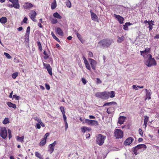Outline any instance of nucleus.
Instances as JSON below:
<instances>
[{"label": "nucleus", "instance_id": "1", "mask_svg": "<svg viewBox=\"0 0 159 159\" xmlns=\"http://www.w3.org/2000/svg\"><path fill=\"white\" fill-rule=\"evenodd\" d=\"M113 43V40L112 39L106 38L102 39L98 43L103 48H105L109 47L111 44Z\"/></svg>", "mask_w": 159, "mask_h": 159}, {"label": "nucleus", "instance_id": "2", "mask_svg": "<svg viewBox=\"0 0 159 159\" xmlns=\"http://www.w3.org/2000/svg\"><path fill=\"white\" fill-rule=\"evenodd\" d=\"M144 64L148 67L156 66L157 62L154 58H152L151 55H149L148 59L144 61Z\"/></svg>", "mask_w": 159, "mask_h": 159}, {"label": "nucleus", "instance_id": "3", "mask_svg": "<svg viewBox=\"0 0 159 159\" xmlns=\"http://www.w3.org/2000/svg\"><path fill=\"white\" fill-rule=\"evenodd\" d=\"M106 136L102 134H98L96 136V142L97 144L100 146H102L103 144Z\"/></svg>", "mask_w": 159, "mask_h": 159}, {"label": "nucleus", "instance_id": "4", "mask_svg": "<svg viewBox=\"0 0 159 159\" xmlns=\"http://www.w3.org/2000/svg\"><path fill=\"white\" fill-rule=\"evenodd\" d=\"M109 93L105 91L103 92H97L96 93L95 96L98 98L103 99H107L109 98Z\"/></svg>", "mask_w": 159, "mask_h": 159}, {"label": "nucleus", "instance_id": "5", "mask_svg": "<svg viewBox=\"0 0 159 159\" xmlns=\"http://www.w3.org/2000/svg\"><path fill=\"white\" fill-rule=\"evenodd\" d=\"M150 52V48H145L144 50L140 51L141 55L145 59L149 57V55Z\"/></svg>", "mask_w": 159, "mask_h": 159}, {"label": "nucleus", "instance_id": "6", "mask_svg": "<svg viewBox=\"0 0 159 159\" xmlns=\"http://www.w3.org/2000/svg\"><path fill=\"white\" fill-rule=\"evenodd\" d=\"M123 131L120 129H116L114 132V136L116 139L121 138L123 137Z\"/></svg>", "mask_w": 159, "mask_h": 159}, {"label": "nucleus", "instance_id": "7", "mask_svg": "<svg viewBox=\"0 0 159 159\" xmlns=\"http://www.w3.org/2000/svg\"><path fill=\"white\" fill-rule=\"evenodd\" d=\"M0 135L3 139H5L7 138V130L5 127L1 128Z\"/></svg>", "mask_w": 159, "mask_h": 159}, {"label": "nucleus", "instance_id": "8", "mask_svg": "<svg viewBox=\"0 0 159 159\" xmlns=\"http://www.w3.org/2000/svg\"><path fill=\"white\" fill-rule=\"evenodd\" d=\"M43 65L44 67L47 70L49 74L50 75H52V68L50 65L48 64L44 63H43Z\"/></svg>", "mask_w": 159, "mask_h": 159}, {"label": "nucleus", "instance_id": "9", "mask_svg": "<svg viewBox=\"0 0 159 159\" xmlns=\"http://www.w3.org/2000/svg\"><path fill=\"white\" fill-rule=\"evenodd\" d=\"M36 15L37 13L36 12L33 10L29 14V16L30 17L31 19L34 22L37 21V20L35 19Z\"/></svg>", "mask_w": 159, "mask_h": 159}, {"label": "nucleus", "instance_id": "10", "mask_svg": "<svg viewBox=\"0 0 159 159\" xmlns=\"http://www.w3.org/2000/svg\"><path fill=\"white\" fill-rule=\"evenodd\" d=\"M9 1L12 3L13 7L16 9L20 8V5L18 0H9Z\"/></svg>", "mask_w": 159, "mask_h": 159}, {"label": "nucleus", "instance_id": "11", "mask_svg": "<svg viewBox=\"0 0 159 159\" xmlns=\"http://www.w3.org/2000/svg\"><path fill=\"white\" fill-rule=\"evenodd\" d=\"M90 61V63L92 68L94 70H96L97 62L91 58L89 59Z\"/></svg>", "mask_w": 159, "mask_h": 159}, {"label": "nucleus", "instance_id": "12", "mask_svg": "<svg viewBox=\"0 0 159 159\" xmlns=\"http://www.w3.org/2000/svg\"><path fill=\"white\" fill-rule=\"evenodd\" d=\"M134 141V139L131 137H129L124 142V144L125 146L129 145Z\"/></svg>", "mask_w": 159, "mask_h": 159}, {"label": "nucleus", "instance_id": "13", "mask_svg": "<svg viewBox=\"0 0 159 159\" xmlns=\"http://www.w3.org/2000/svg\"><path fill=\"white\" fill-rule=\"evenodd\" d=\"M145 90L146 91V94L145 96V100H146L148 99L149 100L151 98V95L152 93H151V90H148L146 89H145Z\"/></svg>", "mask_w": 159, "mask_h": 159}, {"label": "nucleus", "instance_id": "14", "mask_svg": "<svg viewBox=\"0 0 159 159\" xmlns=\"http://www.w3.org/2000/svg\"><path fill=\"white\" fill-rule=\"evenodd\" d=\"M50 54V51L48 49H47V51L44 50L43 51V54L44 56L43 57L44 59H47L49 58V55Z\"/></svg>", "mask_w": 159, "mask_h": 159}, {"label": "nucleus", "instance_id": "15", "mask_svg": "<svg viewBox=\"0 0 159 159\" xmlns=\"http://www.w3.org/2000/svg\"><path fill=\"white\" fill-rule=\"evenodd\" d=\"M114 16L117 19L120 24H121L123 23L124 18L116 14H114Z\"/></svg>", "mask_w": 159, "mask_h": 159}, {"label": "nucleus", "instance_id": "16", "mask_svg": "<svg viewBox=\"0 0 159 159\" xmlns=\"http://www.w3.org/2000/svg\"><path fill=\"white\" fill-rule=\"evenodd\" d=\"M33 7H34L33 5L28 2L25 3L23 5V7L24 8L26 9H30Z\"/></svg>", "mask_w": 159, "mask_h": 159}, {"label": "nucleus", "instance_id": "17", "mask_svg": "<svg viewBox=\"0 0 159 159\" xmlns=\"http://www.w3.org/2000/svg\"><path fill=\"white\" fill-rule=\"evenodd\" d=\"M90 12L91 14V17L92 20L94 21L98 20V17L97 15L93 12L92 10L90 11Z\"/></svg>", "mask_w": 159, "mask_h": 159}, {"label": "nucleus", "instance_id": "18", "mask_svg": "<svg viewBox=\"0 0 159 159\" xmlns=\"http://www.w3.org/2000/svg\"><path fill=\"white\" fill-rule=\"evenodd\" d=\"M134 148L137 149L138 150L139 149L141 148H142L143 149V150H144L147 147L144 144H139L135 146Z\"/></svg>", "mask_w": 159, "mask_h": 159}, {"label": "nucleus", "instance_id": "19", "mask_svg": "<svg viewBox=\"0 0 159 159\" xmlns=\"http://www.w3.org/2000/svg\"><path fill=\"white\" fill-rule=\"evenodd\" d=\"M125 117L124 116H120L119 118L118 121V123L121 125L123 124L124 122V121L125 119Z\"/></svg>", "mask_w": 159, "mask_h": 159}, {"label": "nucleus", "instance_id": "20", "mask_svg": "<svg viewBox=\"0 0 159 159\" xmlns=\"http://www.w3.org/2000/svg\"><path fill=\"white\" fill-rule=\"evenodd\" d=\"M48 147L49 149H48V152L51 154L54 151V146L51 144L49 145Z\"/></svg>", "mask_w": 159, "mask_h": 159}, {"label": "nucleus", "instance_id": "21", "mask_svg": "<svg viewBox=\"0 0 159 159\" xmlns=\"http://www.w3.org/2000/svg\"><path fill=\"white\" fill-rule=\"evenodd\" d=\"M154 21L151 20L150 22H149L148 25L149 26L148 27L149 28V31H151L153 28V25H154Z\"/></svg>", "mask_w": 159, "mask_h": 159}, {"label": "nucleus", "instance_id": "22", "mask_svg": "<svg viewBox=\"0 0 159 159\" xmlns=\"http://www.w3.org/2000/svg\"><path fill=\"white\" fill-rule=\"evenodd\" d=\"M7 104L10 107H12L14 109L16 108V105L12 103L11 102H7Z\"/></svg>", "mask_w": 159, "mask_h": 159}, {"label": "nucleus", "instance_id": "23", "mask_svg": "<svg viewBox=\"0 0 159 159\" xmlns=\"http://www.w3.org/2000/svg\"><path fill=\"white\" fill-rule=\"evenodd\" d=\"M132 25V23H130L129 22H126L123 25V29L125 30H128V26Z\"/></svg>", "mask_w": 159, "mask_h": 159}, {"label": "nucleus", "instance_id": "24", "mask_svg": "<svg viewBox=\"0 0 159 159\" xmlns=\"http://www.w3.org/2000/svg\"><path fill=\"white\" fill-rule=\"evenodd\" d=\"M57 33L60 36H63V33L62 30L60 28H57Z\"/></svg>", "mask_w": 159, "mask_h": 159}, {"label": "nucleus", "instance_id": "25", "mask_svg": "<svg viewBox=\"0 0 159 159\" xmlns=\"http://www.w3.org/2000/svg\"><path fill=\"white\" fill-rule=\"evenodd\" d=\"M7 21V19L6 17H2L0 19V22L2 24L6 23Z\"/></svg>", "mask_w": 159, "mask_h": 159}, {"label": "nucleus", "instance_id": "26", "mask_svg": "<svg viewBox=\"0 0 159 159\" xmlns=\"http://www.w3.org/2000/svg\"><path fill=\"white\" fill-rule=\"evenodd\" d=\"M24 136H22L21 137H20L19 136H17L16 138V140L22 143H23L24 142Z\"/></svg>", "mask_w": 159, "mask_h": 159}, {"label": "nucleus", "instance_id": "27", "mask_svg": "<svg viewBox=\"0 0 159 159\" xmlns=\"http://www.w3.org/2000/svg\"><path fill=\"white\" fill-rule=\"evenodd\" d=\"M53 16L54 17L59 19H61L62 16L57 12H56L53 13Z\"/></svg>", "mask_w": 159, "mask_h": 159}, {"label": "nucleus", "instance_id": "28", "mask_svg": "<svg viewBox=\"0 0 159 159\" xmlns=\"http://www.w3.org/2000/svg\"><path fill=\"white\" fill-rule=\"evenodd\" d=\"M114 111V108L113 107H110L107 109V112L108 114H111Z\"/></svg>", "mask_w": 159, "mask_h": 159}, {"label": "nucleus", "instance_id": "29", "mask_svg": "<svg viewBox=\"0 0 159 159\" xmlns=\"http://www.w3.org/2000/svg\"><path fill=\"white\" fill-rule=\"evenodd\" d=\"M46 139L43 138L39 143V145L41 146H44L46 143Z\"/></svg>", "mask_w": 159, "mask_h": 159}, {"label": "nucleus", "instance_id": "30", "mask_svg": "<svg viewBox=\"0 0 159 159\" xmlns=\"http://www.w3.org/2000/svg\"><path fill=\"white\" fill-rule=\"evenodd\" d=\"M118 39L117 40V42L118 43H120L123 42L124 39V36L122 35L121 37H118Z\"/></svg>", "mask_w": 159, "mask_h": 159}, {"label": "nucleus", "instance_id": "31", "mask_svg": "<svg viewBox=\"0 0 159 159\" xmlns=\"http://www.w3.org/2000/svg\"><path fill=\"white\" fill-rule=\"evenodd\" d=\"M93 121V120L86 119L85 120V122L87 124L89 125H92V122Z\"/></svg>", "mask_w": 159, "mask_h": 159}, {"label": "nucleus", "instance_id": "32", "mask_svg": "<svg viewBox=\"0 0 159 159\" xmlns=\"http://www.w3.org/2000/svg\"><path fill=\"white\" fill-rule=\"evenodd\" d=\"M107 93H109V97L113 98L115 96V93L114 91H111L110 92H107Z\"/></svg>", "mask_w": 159, "mask_h": 159}, {"label": "nucleus", "instance_id": "33", "mask_svg": "<svg viewBox=\"0 0 159 159\" xmlns=\"http://www.w3.org/2000/svg\"><path fill=\"white\" fill-rule=\"evenodd\" d=\"M56 7L57 4L56 0H54V2H52L51 4V8L52 10L54 9Z\"/></svg>", "mask_w": 159, "mask_h": 159}, {"label": "nucleus", "instance_id": "34", "mask_svg": "<svg viewBox=\"0 0 159 159\" xmlns=\"http://www.w3.org/2000/svg\"><path fill=\"white\" fill-rule=\"evenodd\" d=\"M148 117L146 116L144 117V125H145V127H146L147 126V125L148 120Z\"/></svg>", "mask_w": 159, "mask_h": 159}, {"label": "nucleus", "instance_id": "35", "mask_svg": "<svg viewBox=\"0 0 159 159\" xmlns=\"http://www.w3.org/2000/svg\"><path fill=\"white\" fill-rule=\"evenodd\" d=\"M86 68L90 71H91V67L88 61L84 63Z\"/></svg>", "mask_w": 159, "mask_h": 159}, {"label": "nucleus", "instance_id": "36", "mask_svg": "<svg viewBox=\"0 0 159 159\" xmlns=\"http://www.w3.org/2000/svg\"><path fill=\"white\" fill-rule=\"evenodd\" d=\"M114 104H116V103L115 102H106L104 104L103 106H109L110 105H111Z\"/></svg>", "mask_w": 159, "mask_h": 159}, {"label": "nucleus", "instance_id": "37", "mask_svg": "<svg viewBox=\"0 0 159 159\" xmlns=\"http://www.w3.org/2000/svg\"><path fill=\"white\" fill-rule=\"evenodd\" d=\"M66 5L68 7L70 8L71 7L70 2L69 0H67L66 2Z\"/></svg>", "mask_w": 159, "mask_h": 159}, {"label": "nucleus", "instance_id": "38", "mask_svg": "<svg viewBox=\"0 0 159 159\" xmlns=\"http://www.w3.org/2000/svg\"><path fill=\"white\" fill-rule=\"evenodd\" d=\"M51 35L52 36L53 38L55 39L58 42H60V40L55 35V34L53 33V32H51Z\"/></svg>", "mask_w": 159, "mask_h": 159}, {"label": "nucleus", "instance_id": "39", "mask_svg": "<svg viewBox=\"0 0 159 159\" xmlns=\"http://www.w3.org/2000/svg\"><path fill=\"white\" fill-rule=\"evenodd\" d=\"M37 45L38 47V48L39 49L40 51H42V45L41 43L39 41L37 42Z\"/></svg>", "mask_w": 159, "mask_h": 159}, {"label": "nucleus", "instance_id": "40", "mask_svg": "<svg viewBox=\"0 0 159 159\" xmlns=\"http://www.w3.org/2000/svg\"><path fill=\"white\" fill-rule=\"evenodd\" d=\"M9 122V119L7 118H5L2 122L4 124H7Z\"/></svg>", "mask_w": 159, "mask_h": 159}, {"label": "nucleus", "instance_id": "41", "mask_svg": "<svg viewBox=\"0 0 159 159\" xmlns=\"http://www.w3.org/2000/svg\"><path fill=\"white\" fill-rule=\"evenodd\" d=\"M57 20L56 18H52L51 20V23L53 24H56L57 23Z\"/></svg>", "mask_w": 159, "mask_h": 159}, {"label": "nucleus", "instance_id": "42", "mask_svg": "<svg viewBox=\"0 0 159 159\" xmlns=\"http://www.w3.org/2000/svg\"><path fill=\"white\" fill-rule=\"evenodd\" d=\"M4 54L6 56V57L8 59H10L11 58V57L10 55L7 53L4 52Z\"/></svg>", "mask_w": 159, "mask_h": 159}, {"label": "nucleus", "instance_id": "43", "mask_svg": "<svg viewBox=\"0 0 159 159\" xmlns=\"http://www.w3.org/2000/svg\"><path fill=\"white\" fill-rule=\"evenodd\" d=\"M18 75L17 72H15L13 73L12 75V77L13 79H15Z\"/></svg>", "mask_w": 159, "mask_h": 159}, {"label": "nucleus", "instance_id": "44", "mask_svg": "<svg viewBox=\"0 0 159 159\" xmlns=\"http://www.w3.org/2000/svg\"><path fill=\"white\" fill-rule=\"evenodd\" d=\"M92 122V125L97 126L98 125V122L96 120H93V121Z\"/></svg>", "mask_w": 159, "mask_h": 159}, {"label": "nucleus", "instance_id": "45", "mask_svg": "<svg viewBox=\"0 0 159 159\" xmlns=\"http://www.w3.org/2000/svg\"><path fill=\"white\" fill-rule=\"evenodd\" d=\"M8 137L9 139H10L12 137L11 130L10 129H8Z\"/></svg>", "mask_w": 159, "mask_h": 159}, {"label": "nucleus", "instance_id": "46", "mask_svg": "<svg viewBox=\"0 0 159 159\" xmlns=\"http://www.w3.org/2000/svg\"><path fill=\"white\" fill-rule=\"evenodd\" d=\"M60 110L61 111L62 114H65V110H64V107H63L62 106L61 107H60Z\"/></svg>", "mask_w": 159, "mask_h": 159}, {"label": "nucleus", "instance_id": "47", "mask_svg": "<svg viewBox=\"0 0 159 159\" xmlns=\"http://www.w3.org/2000/svg\"><path fill=\"white\" fill-rule=\"evenodd\" d=\"M35 155L37 157L40 158L41 157V154L38 152H35Z\"/></svg>", "mask_w": 159, "mask_h": 159}, {"label": "nucleus", "instance_id": "48", "mask_svg": "<svg viewBox=\"0 0 159 159\" xmlns=\"http://www.w3.org/2000/svg\"><path fill=\"white\" fill-rule=\"evenodd\" d=\"M76 35L79 39L81 41V40H82V38L81 35L78 33H77Z\"/></svg>", "mask_w": 159, "mask_h": 159}, {"label": "nucleus", "instance_id": "49", "mask_svg": "<svg viewBox=\"0 0 159 159\" xmlns=\"http://www.w3.org/2000/svg\"><path fill=\"white\" fill-rule=\"evenodd\" d=\"M13 98L17 100H18L20 98V97L18 96H17L16 95H14L13 96Z\"/></svg>", "mask_w": 159, "mask_h": 159}, {"label": "nucleus", "instance_id": "50", "mask_svg": "<svg viewBox=\"0 0 159 159\" xmlns=\"http://www.w3.org/2000/svg\"><path fill=\"white\" fill-rule=\"evenodd\" d=\"M139 134L141 135L142 137L143 136V132L142 129L140 128L139 129Z\"/></svg>", "mask_w": 159, "mask_h": 159}, {"label": "nucleus", "instance_id": "51", "mask_svg": "<svg viewBox=\"0 0 159 159\" xmlns=\"http://www.w3.org/2000/svg\"><path fill=\"white\" fill-rule=\"evenodd\" d=\"M81 80H82V83L84 84H86L87 81H86V80H85V79L84 78H82Z\"/></svg>", "mask_w": 159, "mask_h": 159}, {"label": "nucleus", "instance_id": "52", "mask_svg": "<svg viewBox=\"0 0 159 159\" xmlns=\"http://www.w3.org/2000/svg\"><path fill=\"white\" fill-rule=\"evenodd\" d=\"M45 86L47 90H49L50 89V87L49 85L48 84H45Z\"/></svg>", "mask_w": 159, "mask_h": 159}, {"label": "nucleus", "instance_id": "53", "mask_svg": "<svg viewBox=\"0 0 159 159\" xmlns=\"http://www.w3.org/2000/svg\"><path fill=\"white\" fill-rule=\"evenodd\" d=\"M49 134L48 133H46L44 135L43 138L44 139H46L47 140V139L48 137L49 136Z\"/></svg>", "mask_w": 159, "mask_h": 159}, {"label": "nucleus", "instance_id": "54", "mask_svg": "<svg viewBox=\"0 0 159 159\" xmlns=\"http://www.w3.org/2000/svg\"><path fill=\"white\" fill-rule=\"evenodd\" d=\"M30 33V32H26V33L25 34V37L27 38H29Z\"/></svg>", "mask_w": 159, "mask_h": 159}, {"label": "nucleus", "instance_id": "55", "mask_svg": "<svg viewBox=\"0 0 159 159\" xmlns=\"http://www.w3.org/2000/svg\"><path fill=\"white\" fill-rule=\"evenodd\" d=\"M63 119H64V122H66L67 121H66V117L65 115V114H63Z\"/></svg>", "mask_w": 159, "mask_h": 159}, {"label": "nucleus", "instance_id": "56", "mask_svg": "<svg viewBox=\"0 0 159 159\" xmlns=\"http://www.w3.org/2000/svg\"><path fill=\"white\" fill-rule=\"evenodd\" d=\"M88 54L89 56L90 57H93V52L91 51L89 52Z\"/></svg>", "mask_w": 159, "mask_h": 159}, {"label": "nucleus", "instance_id": "57", "mask_svg": "<svg viewBox=\"0 0 159 159\" xmlns=\"http://www.w3.org/2000/svg\"><path fill=\"white\" fill-rule=\"evenodd\" d=\"M36 127L38 129H40L41 128L40 123H37L36 124Z\"/></svg>", "mask_w": 159, "mask_h": 159}, {"label": "nucleus", "instance_id": "58", "mask_svg": "<svg viewBox=\"0 0 159 159\" xmlns=\"http://www.w3.org/2000/svg\"><path fill=\"white\" fill-rule=\"evenodd\" d=\"M27 20H28L27 18L25 17H24V18L23 19V21L25 23H27Z\"/></svg>", "mask_w": 159, "mask_h": 159}, {"label": "nucleus", "instance_id": "59", "mask_svg": "<svg viewBox=\"0 0 159 159\" xmlns=\"http://www.w3.org/2000/svg\"><path fill=\"white\" fill-rule=\"evenodd\" d=\"M137 149L135 148H134V154H135V155H137L138 153H137Z\"/></svg>", "mask_w": 159, "mask_h": 159}, {"label": "nucleus", "instance_id": "60", "mask_svg": "<svg viewBox=\"0 0 159 159\" xmlns=\"http://www.w3.org/2000/svg\"><path fill=\"white\" fill-rule=\"evenodd\" d=\"M97 84H100L102 83V81L99 78H97Z\"/></svg>", "mask_w": 159, "mask_h": 159}, {"label": "nucleus", "instance_id": "61", "mask_svg": "<svg viewBox=\"0 0 159 159\" xmlns=\"http://www.w3.org/2000/svg\"><path fill=\"white\" fill-rule=\"evenodd\" d=\"M65 130L66 131L68 128V125L67 122H65Z\"/></svg>", "mask_w": 159, "mask_h": 159}, {"label": "nucleus", "instance_id": "62", "mask_svg": "<svg viewBox=\"0 0 159 159\" xmlns=\"http://www.w3.org/2000/svg\"><path fill=\"white\" fill-rule=\"evenodd\" d=\"M81 130L83 133H85L86 132L85 127L81 128Z\"/></svg>", "mask_w": 159, "mask_h": 159}, {"label": "nucleus", "instance_id": "63", "mask_svg": "<svg viewBox=\"0 0 159 159\" xmlns=\"http://www.w3.org/2000/svg\"><path fill=\"white\" fill-rule=\"evenodd\" d=\"M85 127V131H90V130H91V128H89V127Z\"/></svg>", "mask_w": 159, "mask_h": 159}, {"label": "nucleus", "instance_id": "64", "mask_svg": "<svg viewBox=\"0 0 159 159\" xmlns=\"http://www.w3.org/2000/svg\"><path fill=\"white\" fill-rule=\"evenodd\" d=\"M89 117L90 119H94L95 118V117L94 116L92 115H89Z\"/></svg>", "mask_w": 159, "mask_h": 159}]
</instances>
